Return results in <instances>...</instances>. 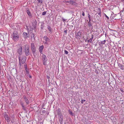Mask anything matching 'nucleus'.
Instances as JSON below:
<instances>
[{"mask_svg": "<svg viewBox=\"0 0 124 124\" xmlns=\"http://www.w3.org/2000/svg\"><path fill=\"white\" fill-rule=\"evenodd\" d=\"M17 53L20 55L18 56V58L19 60V62L20 65H21V56L20 55L22 54V47L23 46L21 45H18L17 46Z\"/></svg>", "mask_w": 124, "mask_h": 124, "instance_id": "obj_1", "label": "nucleus"}, {"mask_svg": "<svg viewBox=\"0 0 124 124\" xmlns=\"http://www.w3.org/2000/svg\"><path fill=\"white\" fill-rule=\"evenodd\" d=\"M24 52L25 53V54L26 56H28L30 54V46L28 44H25L24 46Z\"/></svg>", "mask_w": 124, "mask_h": 124, "instance_id": "obj_2", "label": "nucleus"}, {"mask_svg": "<svg viewBox=\"0 0 124 124\" xmlns=\"http://www.w3.org/2000/svg\"><path fill=\"white\" fill-rule=\"evenodd\" d=\"M57 115L59 117V120L60 124H62V122L63 121V116L61 113V109L59 108H58L57 109Z\"/></svg>", "mask_w": 124, "mask_h": 124, "instance_id": "obj_3", "label": "nucleus"}, {"mask_svg": "<svg viewBox=\"0 0 124 124\" xmlns=\"http://www.w3.org/2000/svg\"><path fill=\"white\" fill-rule=\"evenodd\" d=\"M43 39L44 40V41L45 44L47 45L48 44V42H49L51 40L50 39L47 37L46 36H44L43 37Z\"/></svg>", "mask_w": 124, "mask_h": 124, "instance_id": "obj_4", "label": "nucleus"}, {"mask_svg": "<svg viewBox=\"0 0 124 124\" xmlns=\"http://www.w3.org/2000/svg\"><path fill=\"white\" fill-rule=\"evenodd\" d=\"M42 59L43 65H46V62L47 61V58L45 55L44 54H43Z\"/></svg>", "mask_w": 124, "mask_h": 124, "instance_id": "obj_5", "label": "nucleus"}, {"mask_svg": "<svg viewBox=\"0 0 124 124\" xmlns=\"http://www.w3.org/2000/svg\"><path fill=\"white\" fill-rule=\"evenodd\" d=\"M31 51L34 50H36V48L34 44L32 43L31 44Z\"/></svg>", "mask_w": 124, "mask_h": 124, "instance_id": "obj_6", "label": "nucleus"}, {"mask_svg": "<svg viewBox=\"0 0 124 124\" xmlns=\"http://www.w3.org/2000/svg\"><path fill=\"white\" fill-rule=\"evenodd\" d=\"M114 13L113 12L112 13V14H111V15L110 16V17L112 19H120V18H117V17H116V16L117 15V14H115V16L114 15Z\"/></svg>", "mask_w": 124, "mask_h": 124, "instance_id": "obj_7", "label": "nucleus"}, {"mask_svg": "<svg viewBox=\"0 0 124 124\" xmlns=\"http://www.w3.org/2000/svg\"><path fill=\"white\" fill-rule=\"evenodd\" d=\"M26 11L27 13L28 16L30 17H32V15L31 13L30 12V11L29 10V8H27L26 10Z\"/></svg>", "mask_w": 124, "mask_h": 124, "instance_id": "obj_8", "label": "nucleus"}, {"mask_svg": "<svg viewBox=\"0 0 124 124\" xmlns=\"http://www.w3.org/2000/svg\"><path fill=\"white\" fill-rule=\"evenodd\" d=\"M106 41V40H104L103 41H101L98 43V44L101 46H102L104 44Z\"/></svg>", "mask_w": 124, "mask_h": 124, "instance_id": "obj_9", "label": "nucleus"}, {"mask_svg": "<svg viewBox=\"0 0 124 124\" xmlns=\"http://www.w3.org/2000/svg\"><path fill=\"white\" fill-rule=\"evenodd\" d=\"M44 48V46L43 45L40 46L39 47V51L41 54H42V53L43 50Z\"/></svg>", "mask_w": 124, "mask_h": 124, "instance_id": "obj_10", "label": "nucleus"}, {"mask_svg": "<svg viewBox=\"0 0 124 124\" xmlns=\"http://www.w3.org/2000/svg\"><path fill=\"white\" fill-rule=\"evenodd\" d=\"M31 51L34 57H36L38 54V52H36V50L33 51Z\"/></svg>", "mask_w": 124, "mask_h": 124, "instance_id": "obj_11", "label": "nucleus"}, {"mask_svg": "<svg viewBox=\"0 0 124 124\" xmlns=\"http://www.w3.org/2000/svg\"><path fill=\"white\" fill-rule=\"evenodd\" d=\"M82 32H81V31H78L76 34V36L78 38L79 37H80L81 36Z\"/></svg>", "mask_w": 124, "mask_h": 124, "instance_id": "obj_12", "label": "nucleus"}, {"mask_svg": "<svg viewBox=\"0 0 124 124\" xmlns=\"http://www.w3.org/2000/svg\"><path fill=\"white\" fill-rule=\"evenodd\" d=\"M24 35V37L25 38H28L29 36V34L25 32L23 33Z\"/></svg>", "mask_w": 124, "mask_h": 124, "instance_id": "obj_13", "label": "nucleus"}, {"mask_svg": "<svg viewBox=\"0 0 124 124\" xmlns=\"http://www.w3.org/2000/svg\"><path fill=\"white\" fill-rule=\"evenodd\" d=\"M26 60V57H23L22 58L21 60V63L24 64Z\"/></svg>", "mask_w": 124, "mask_h": 124, "instance_id": "obj_14", "label": "nucleus"}, {"mask_svg": "<svg viewBox=\"0 0 124 124\" xmlns=\"http://www.w3.org/2000/svg\"><path fill=\"white\" fill-rule=\"evenodd\" d=\"M4 117L7 122H8L10 121V119L8 116L7 115H5Z\"/></svg>", "mask_w": 124, "mask_h": 124, "instance_id": "obj_15", "label": "nucleus"}, {"mask_svg": "<svg viewBox=\"0 0 124 124\" xmlns=\"http://www.w3.org/2000/svg\"><path fill=\"white\" fill-rule=\"evenodd\" d=\"M23 98L24 99L26 102L27 104H28L29 103V101L28 100V99H27V98L26 97V96L25 95H23Z\"/></svg>", "mask_w": 124, "mask_h": 124, "instance_id": "obj_16", "label": "nucleus"}, {"mask_svg": "<svg viewBox=\"0 0 124 124\" xmlns=\"http://www.w3.org/2000/svg\"><path fill=\"white\" fill-rule=\"evenodd\" d=\"M91 36L92 37L90 39H89L87 41L88 43L89 42H90L91 43H92V40L93 39V35H92Z\"/></svg>", "mask_w": 124, "mask_h": 124, "instance_id": "obj_17", "label": "nucleus"}, {"mask_svg": "<svg viewBox=\"0 0 124 124\" xmlns=\"http://www.w3.org/2000/svg\"><path fill=\"white\" fill-rule=\"evenodd\" d=\"M26 28L28 31H30L32 30V29L31 26H26Z\"/></svg>", "mask_w": 124, "mask_h": 124, "instance_id": "obj_18", "label": "nucleus"}, {"mask_svg": "<svg viewBox=\"0 0 124 124\" xmlns=\"http://www.w3.org/2000/svg\"><path fill=\"white\" fill-rule=\"evenodd\" d=\"M48 29V30L50 33H52V29L50 26H48L47 27Z\"/></svg>", "mask_w": 124, "mask_h": 124, "instance_id": "obj_19", "label": "nucleus"}, {"mask_svg": "<svg viewBox=\"0 0 124 124\" xmlns=\"http://www.w3.org/2000/svg\"><path fill=\"white\" fill-rule=\"evenodd\" d=\"M118 66L120 69L122 70H124V66L123 65L121 64H119L118 65Z\"/></svg>", "mask_w": 124, "mask_h": 124, "instance_id": "obj_20", "label": "nucleus"}, {"mask_svg": "<svg viewBox=\"0 0 124 124\" xmlns=\"http://www.w3.org/2000/svg\"><path fill=\"white\" fill-rule=\"evenodd\" d=\"M98 9L99 10V13H98V15H99L100 16H101V9L100 8H98Z\"/></svg>", "mask_w": 124, "mask_h": 124, "instance_id": "obj_21", "label": "nucleus"}, {"mask_svg": "<svg viewBox=\"0 0 124 124\" xmlns=\"http://www.w3.org/2000/svg\"><path fill=\"white\" fill-rule=\"evenodd\" d=\"M19 36L18 33H16V40H18L19 39Z\"/></svg>", "mask_w": 124, "mask_h": 124, "instance_id": "obj_22", "label": "nucleus"}, {"mask_svg": "<svg viewBox=\"0 0 124 124\" xmlns=\"http://www.w3.org/2000/svg\"><path fill=\"white\" fill-rule=\"evenodd\" d=\"M74 1V0H70V4L71 5L73 4L74 3H75V1Z\"/></svg>", "mask_w": 124, "mask_h": 124, "instance_id": "obj_23", "label": "nucleus"}, {"mask_svg": "<svg viewBox=\"0 0 124 124\" xmlns=\"http://www.w3.org/2000/svg\"><path fill=\"white\" fill-rule=\"evenodd\" d=\"M13 39L14 40H15L16 39V33H15L14 32L13 33Z\"/></svg>", "mask_w": 124, "mask_h": 124, "instance_id": "obj_24", "label": "nucleus"}, {"mask_svg": "<svg viewBox=\"0 0 124 124\" xmlns=\"http://www.w3.org/2000/svg\"><path fill=\"white\" fill-rule=\"evenodd\" d=\"M38 3L42 4L43 3V0H37Z\"/></svg>", "mask_w": 124, "mask_h": 124, "instance_id": "obj_25", "label": "nucleus"}, {"mask_svg": "<svg viewBox=\"0 0 124 124\" xmlns=\"http://www.w3.org/2000/svg\"><path fill=\"white\" fill-rule=\"evenodd\" d=\"M44 27V23L41 24V27H40L41 29L42 30H43V29Z\"/></svg>", "mask_w": 124, "mask_h": 124, "instance_id": "obj_26", "label": "nucleus"}, {"mask_svg": "<svg viewBox=\"0 0 124 124\" xmlns=\"http://www.w3.org/2000/svg\"><path fill=\"white\" fill-rule=\"evenodd\" d=\"M34 34L33 33H32L31 35V38H33V39H34Z\"/></svg>", "mask_w": 124, "mask_h": 124, "instance_id": "obj_27", "label": "nucleus"}, {"mask_svg": "<svg viewBox=\"0 0 124 124\" xmlns=\"http://www.w3.org/2000/svg\"><path fill=\"white\" fill-rule=\"evenodd\" d=\"M88 23V26H89V27H91L92 26V24L91 22Z\"/></svg>", "mask_w": 124, "mask_h": 124, "instance_id": "obj_28", "label": "nucleus"}, {"mask_svg": "<svg viewBox=\"0 0 124 124\" xmlns=\"http://www.w3.org/2000/svg\"><path fill=\"white\" fill-rule=\"evenodd\" d=\"M69 113L70 114H71L73 116V113H72L71 111H70V110L69 111Z\"/></svg>", "mask_w": 124, "mask_h": 124, "instance_id": "obj_29", "label": "nucleus"}, {"mask_svg": "<svg viewBox=\"0 0 124 124\" xmlns=\"http://www.w3.org/2000/svg\"><path fill=\"white\" fill-rule=\"evenodd\" d=\"M46 11H45L43 12L42 14V15H45L46 13Z\"/></svg>", "mask_w": 124, "mask_h": 124, "instance_id": "obj_30", "label": "nucleus"}, {"mask_svg": "<svg viewBox=\"0 0 124 124\" xmlns=\"http://www.w3.org/2000/svg\"><path fill=\"white\" fill-rule=\"evenodd\" d=\"M85 101V100H82V99L81 101V103L82 104H83V102H84Z\"/></svg>", "mask_w": 124, "mask_h": 124, "instance_id": "obj_31", "label": "nucleus"}, {"mask_svg": "<svg viewBox=\"0 0 124 124\" xmlns=\"http://www.w3.org/2000/svg\"><path fill=\"white\" fill-rule=\"evenodd\" d=\"M64 53H65V54H68V51L66 50H65L64 51Z\"/></svg>", "mask_w": 124, "mask_h": 124, "instance_id": "obj_32", "label": "nucleus"}, {"mask_svg": "<svg viewBox=\"0 0 124 124\" xmlns=\"http://www.w3.org/2000/svg\"><path fill=\"white\" fill-rule=\"evenodd\" d=\"M22 107H23V109L24 110H26V108L25 107V106H22Z\"/></svg>", "mask_w": 124, "mask_h": 124, "instance_id": "obj_33", "label": "nucleus"}, {"mask_svg": "<svg viewBox=\"0 0 124 124\" xmlns=\"http://www.w3.org/2000/svg\"><path fill=\"white\" fill-rule=\"evenodd\" d=\"M62 18V20L63 22L65 21H66L67 20L66 19H65L63 18V17Z\"/></svg>", "mask_w": 124, "mask_h": 124, "instance_id": "obj_34", "label": "nucleus"}, {"mask_svg": "<svg viewBox=\"0 0 124 124\" xmlns=\"http://www.w3.org/2000/svg\"><path fill=\"white\" fill-rule=\"evenodd\" d=\"M26 74L27 75V76L28 77V75H29V71L28 72H26Z\"/></svg>", "mask_w": 124, "mask_h": 124, "instance_id": "obj_35", "label": "nucleus"}, {"mask_svg": "<svg viewBox=\"0 0 124 124\" xmlns=\"http://www.w3.org/2000/svg\"><path fill=\"white\" fill-rule=\"evenodd\" d=\"M64 32L66 34L67 32V29H66L64 31Z\"/></svg>", "mask_w": 124, "mask_h": 124, "instance_id": "obj_36", "label": "nucleus"}, {"mask_svg": "<svg viewBox=\"0 0 124 124\" xmlns=\"http://www.w3.org/2000/svg\"><path fill=\"white\" fill-rule=\"evenodd\" d=\"M24 68L25 69V68H27V64H26V63H25L24 64Z\"/></svg>", "mask_w": 124, "mask_h": 124, "instance_id": "obj_37", "label": "nucleus"}, {"mask_svg": "<svg viewBox=\"0 0 124 124\" xmlns=\"http://www.w3.org/2000/svg\"><path fill=\"white\" fill-rule=\"evenodd\" d=\"M82 15L83 16H85V12L83 11H82Z\"/></svg>", "mask_w": 124, "mask_h": 124, "instance_id": "obj_38", "label": "nucleus"}, {"mask_svg": "<svg viewBox=\"0 0 124 124\" xmlns=\"http://www.w3.org/2000/svg\"><path fill=\"white\" fill-rule=\"evenodd\" d=\"M25 69L26 71V72L28 71V69L27 68H25Z\"/></svg>", "mask_w": 124, "mask_h": 124, "instance_id": "obj_39", "label": "nucleus"}, {"mask_svg": "<svg viewBox=\"0 0 124 124\" xmlns=\"http://www.w3.org/2000/svg\"><path fill=\"white\" fill-rule=\"evenodd\" d=\"M105 17L107 18V19H109V17L107 16L105 14Z\"/></svg>", "mask_w": 124, "mask_h": 124, "instance_id": "obj_40", "label": "nucleus"}, {"mask_svg": "<svg viewBox=\"0 0 124 124\" xmlns=\"http://www.w3.org/2000/svg\"><path fill=\"white\" fill-rule=\"evenodd\" d=\"M88 17L89 18H90V15L89 13H88Z\"/></svg>", "mask_w": 124, "mask_h": 124, "instance_id": "obj_41", "label": "nucleus"}, {"mask_svg": "<svg viewBox=\"0 0 124 124\" xmlns=\"http://www.w3.org/2000/svg\"><path fill=\"white\" fill-rule=\"evenodd\" d=\"M36 24H35V25H32L33 26L34 28L35 29L36 28Z\"/></svg>", "mask_w": 124, "mask_h": 124, "instance_id": "obj_42", "label": "nucleus"}, {"mask_svg": "<svg viewBox=\"0 0 124 124\" xmlns=\"http://www.w3.org/2000/svg\"><path fill=\"white\" fill-rule=\"evenodd\" d=\"M28 77H29L30 78H32L31 76V75H30V74L28 75Z\"/></svg>", "mask_w": 124, "mask_h": 124, "instance_id": "obj_43", "label": "nucleus"}, {"mask_svg": "<svg viewBox=\"0 0 124 124\" xmlns=\"http://www.w3.org/2000/svg\"><path fill=\"white\" fill-rule=\"evenodd\" d=\"M91 18H89V21L88 22V23H90V22H91Z\"/></svg>", "mask_w": 124, "mask_h": 124, "instance_id": "obj_44", "label": "nucleus"}, {"mask_svg": "<svg viewBox=\"0 0 124 124\" xmlns=\"http://www.w3.org/2000/svg\"><path fill=\"white\" fill-rule=\"evenodd\" d=\"M21 105H22V107L23 106H24V104H23V103H21Z\"/></svg>", "mask_w": 124, "mask_h": 124, "instance_id": "obj_45", "label": "nucleus"}, {"mask_svg": "<svg viewBox=\"0 0 124 124\" xmlns=\"http://www.w3.org/2000/svg\"><path fill=\"white\" fill-rule=\"evenodd\" d=\"M65 2L66 3H70V1H65Z\"/></svg>", "mask_w": 124, "mask_h": 124, "instance_id": "obj_46", "label": "nucleus"}, {"mask_svg": "<svg viewBox=\"0 0 124 124\" xmlns=\"http://www.w3.org/2000/svg\"><path fill=\"white\" fill-rule=\"evenodd\" d=\"M124 11V9L122 10L121 11L120 13L121 12H123Z\"/></svg>", "mask_w": 124, "mask_h": 124, "instance_id": "obj_47", "label": "nucleus"}, {"mask_svg": "<svg viewBox=\"0 0 124 124\" xmlns=\"http://www.w3.org/2000/svg\"><path fill=\"white\" fill-rule=\"evenodd\" d=\"M45 110H43V111H42V112L43 113H45Z\"/></svg>", "mask_w": 124, "mask_h": 124, "instance_id": "obj_48", "label": "nucleus"}, {"mask_svg": "<svg viewBox=\"0 0 124 124\" xmlns=\"http://www.w3.org/2000/svg\"><path fill=\"white\" fill-rule=\"evenodd\" d=\"M121 91V92H124L122 90V89H120Z\"/></svg>", "mask_w": 124, "mask_h": 124, "instance_id": "obj_49", "label": "nucleus"}, {"mask_svg": "<svg viewBox=\"0 0 124 124\" xmlns=\"http://www.w3.org/2000/svg\"><path fill=\"white\" fill-rule=\"evenodd\" d=\"M47 77L48 79L50 78V77L48 76H47Z\"/></svg>", "mask_w": 124, "mask_h": 124, "instance_id": "obj_50", "label": "nucleus"}, {"mask_svg": "<svg viewBox=\"0 0 124 124\" xmlns=\"http://www.w3.org/2000/svg\"><path fill=\"white\" fill-rule=\"evenodd\" d=\"M12 0L13 1V2H14V1H15V0Z\"/></svg>", "mask_w": 124, "mask_h": 124, "instance_id": "obj_51", "label": "nucleus"}, {"mask_svg": "<svg viewBox=\"0 0 124 124\" xmlns=\"http://www.w3.org/2000/svg\"><path fill=\"white\" fill-rule=\"evenodd\" d=\"M74 0V1H76V0Z\"/></svg>", "mask_w": 124, "mask_h": 124, "instance_id": "obj_52", "label": "nucleus"}, {"mask_svg": "<svg viewBox=\"0 0 124 124\" xmlns=\"http://www.w3.org/2000/svg\"><path fill=\"white\" fill-rule=\"evenodd\" d=\"M106 34H105V36H106Z\"/></svg>", "mask_w": 124, "mask_h": 124, "instance_id": "obj_53", "label": "nucleus"}, {"mask_svg": "<svg viewBox=\"0 0 124 124\" xmlns=\"http://www.w3.org/2000/svg\"><path fill=\"white\" fill-rule=\"evenodd\" d=\"M49 113H47V114H48Z\"/></svg>", "mask_w": 124, "mask_h": 124, "instance_id": "obj_54", "label": "nucleus"}, {"mask_svg": "<svg viewBox=\"0 0 124 124\" xmlns=\"http://www.w3.org/2000/svg\"><path fill=\"white\" fill-rule=\"evenodd\" d=\"M49 113H47V114H48Z\"/></svg>", "mask_w": 124, "mask_h": 124, "instance_id": "obj_55", "label": "nucleus"}, {"mask_svg": "<svg viewBox=\"0 0 124 124\" xmlns=\"http://www.w3.org/2000/svg\"><path fill=\"white\" fill-rule=\"evenodd\" d=\"M85 41H86V40H85Z\"/></svg>", "mask_w": 124, "mask_h": 124, "instance_id": "obj_56", "label": "nucleus"}, {"mask_svg": "<svg viewBox=\"0 0 124 124\" xmlns=\"http://www.w3.org/2000/svg\"><path fill=\"white\" fill-rule=\"evenodd\" d=\"M123 84H124V83Z\"/></svg>", "mask_w": 124, "mask_h": 124, "instance_id": "obj_57", "label": "nucleus"}, {"mask_svg": "<svg viewBox=\"0 0 124 124\" xmlns=\"http://www.w3.org/2000/svg\"><path fill=\"white\" fill-rule=\"evenodd\" d=\"M31 124H32V123H31Z\"/></svg>", "mask_w": 124, "mask_h": 124, "instance_id": "obj_58", "label": "nucleus"}]
</instances>
